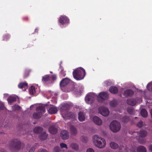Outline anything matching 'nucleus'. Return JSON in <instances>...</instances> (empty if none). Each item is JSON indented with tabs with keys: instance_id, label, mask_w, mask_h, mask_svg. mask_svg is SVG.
Segmentation results:
<instances>
[{
	"instance_id": "nucleus-1",
	"label": "nucleus",
	"mask_w": 152,
	"mask_h": 152,
	"mask_svg": "<svg viewBox=\"0 0 152 152\" xmlns=\"http://www.w3.org/2000/svg\"><path fill=\"white\" fill-rule=\"evenodd\" d=\"M93 140L94 144L96 146L99 148H103L105 146L106 142L105 139L98 135H94Z\"/></svg>"
},
{
	"instance_id": "nucleus-2",
	"label": "nucleus",
	"mask_w": 152,
	"mask_h": 152,
	"mask_svg": "<svg viewBox=\"0 0 152 152\" xmlns=\"http://www.w3.org/2000/svg\"><path fill=\"white\" fill-rule=\"evenodd\" d=\"M86 72L85 70L81 67L77 68L74 70L73 75L75 79L77 80L83 79L85 75Z\"/></svg>"
},
{
	"instance_id": "nucleus-3",
	"label": "nucleus",
	"mask_w": 152,
	"mask_h": 152,
	"mask_svg": "<svg viewBox=\"0 0 152 152\" xmlns=\"http://www.w3.org/2000/svg\"><path fill=\"white\" fill-rule=\"evenodd\" d=\"M121 125L120 123L116 121H112L110 125V128L113 132L116 133L118 132L121 129Z\"/></svg>"
},
{
	"instance_id": "nucleus-4",
	"label": "nucleus",
	"mask_w": 152,
	"mask_h": 152,
	"mask_svg": "<svg viewBox=\"0 0 152 152\" xmlns=\"http://www.w3.org/2000/svg\"><path fill=\"white\" fill-rule=\"evenodd\" d=\"M10 145L14 148L16 150H20L24 147V145L18 139L12 140L10 143Z\"/></svg>"
},
{
	"instance_id": "nucleus-5",
	"label": "nucleus",
	"mask_w": 152,
	"mask_h": 152,
	"mask_svg": "<svg viewBox=\"0 0 152 152\" xmlns=\"http://www.w3.org/2000/svg\"><path fill=\"white\" fill-rule=\"evenodd\" d=\"M37 113L33 114L34 118L37 119L40 118L42 116V114L45 112V111L44 106H41L38 107L36 109Z\"/></svg>"
},
{
	"instance_id": "nucleus-6",
	"label": "nucleus",
	"mask_w": 152,
	"mask_h": 152,
	"mask_svg": "<svg viewBox=\"0 0 152 152\" xmlns=\"http://www.w3.org/2000/svg\"><path fill=\"white\" fill-rule=\"evenodd\" d=\"M146 152L147 150L145 147L143 146H140L137 147H133L130 150L131 152Z\"/></svg>"
},
{
	"instance_id": "nucleus-7",
	"label": "nucleus",
	"mask_w": 152,
	"mask_h": 152,
	"mask_svg": "<svg viewBox=\"0 0 152 152\" xmlns=\"http://www.w3.org/2000/svg\"><path fill=\"white\" fill-rule=\"evenodd\" d=\"M99 110L101 114L104 116H107L109 114V111L108 109L104 107H99Z\"/></svg>"
},
{
	"instance_id": "nucleus-8",
	"label": "nucleus",
	"mask_w": 152,
	"mask_h": 152,
	"mask_svg": "<svg viewBox=\"0 0 152 152\" xmlns=\"http://www.w3.org/2000/svg\"><path fill=\"white\" fill-rule=\"evenodd\" d=\"M98 100L100 101L99 99V98L101 99H106L108 98V95L107 93L104 92H102L100 93L98 96H97Z\"/></svg>"
},
{
	"instance_id": "nucleus-9",
	"label": "nucleus",
	"mask_w": 152,
	"mask_h": 152,
	"mask_svg": "<svg viewBox=\"0 0 152 152\" xmlns=\"http://www.w3.org/2000/svg\"><path fill=\"white\" fill-rule=\"evenodd\" d=\"M47 108L48 113L50 114L56 113L58 111L57 108L53 106H50V107L48 106Z\"/></svg>"
},
{
	"instance_id": "nucleus-10",
	"label": "nucleus",
	"mask_w": 152,
	"mask_h": 152,
	"mask_svg": "<svg viewBox=\"0 0 152 152\" xmlns=\"http://www.w3.org/2000/svg\"><path fill=\"white\" fill-rule=\"evenodd\" d=\"M69 20L67 17L64 15L61 16L59 20V22L62 25L66 23H68Z\"/></svg>"
},
{
	"instance_id": "nucleus-11",
	"label": "nucleus",
	"mask_w": 152,
	"mask_h": 152,
	"mask_svg": "<svg viewBox=\"0 0 152 152\" xmlns=\"http://www.w3.org/2000/svg\"><path fill=\"white\" fill-rule=\"evenodd\" d=\"M61 136L63 140H66L69 137L68 132L65 130L61 132Z\"/></svg>"
},
{
	"instance_id": "nucleus-12",
	"label": "nucleus",
	"mask_w": 152,
	"mask_h": 152,
	"mask_svg": "<svg viewBox=\"0 0 152 152\" xmlns=\"http://www.w3.org/2000/svg\"><path fill=\"white\" fill-rule=\"evenodd\" d=\"M93 120L94 123L98 125H100L102 124L101 120L98 117H94Z\"/></svg>"
},
{
	"instance_id": "nucleus-13",
	"label": "nucleus",
	"mask_w": 152,
	"mask_h": 152,
	"mask_svg": "<svg viewBox=\"0 0 152 152\" xmlns=\"http://www.w3.org/2000/svg\"><path fill=\"white\" fill-rule=\"evenodd\" d=\"M70 131L71 134L73 136H75L77 134V129L73 126H70Z\"/></svg>"
},
{
	"instance_id": "nucleus-14",
	"label": "nucleus",
	"mask_w": 152,
	"mask_h": 152,
	"mask_svg": "<svg viewBox=\"0 0 152 152\" xmlns=\"http://www.w3.org/2000/svg\"><path fill=\"white\" fill-rule=\"evenodd\" d=\"M78 118L80 121H84L85 119V117L84 113L82 112H80L78 114Z\"/></svg>"
},
{
	"instance_id": "nucleus-15",
	"label": "nucleus",
	"mask_w": 152,
	"mask_h": 152,
	"mask_svg": "<svg viewBox=\"0 0 152 152\" xmlns=\"http://www.w3.org/2000/svg\"><path fill=\"white\" fill-rule=\"evenodd\" d=\"M69 82V79L65 78L63 79L60 83V85L61 86H64L68 84Z\"/></svg>"
},
{
	"instance_id": "nucleus-16",
	"label": "nucleus",
	"mask_w": 152,
	"mask_h": 152,
	"mask_svg": "<svg viewBox=\"0 0 152 152\" xmlns=\"http://www.w3.org/2000/svg\"><path fill=\"white\" fill-rule=\"evenodd\" d=\"M138 134L140 137H144L146 136L147 132L145 130H141Z\"/></svg>"
},
{
	"instance_id": "nucleus-17",
	"label": "nucleus",
	"mask_w": 152,
	"mask_h": 152,
	"mask_svg": "<svg viewBox=\"0 0 152 152\" xmlns=\"http://www.w3.org/2000/svg\"><path fill=\"white\" fill-rule=\"evenodd\" d=\"M49 131L50 133L54 134L57 132L58 130L56 128L53 126H52L49 128Z\"/></svg>"
},
{
	"instance_id": "nucleus-18",
	"label": "nucleus",
	"mask_w": 152,
	"mask_h": 152,
	"mask_svg": "<svg viewBox=\"0 0 152 152\" xmlns=\"http://www.w3.org/2000/svg\"><path fill=\"white\" fill-rule=\"evenodd\" d=\"M134 94L133 91L131 90H126L124 93V95L126 97L131 96Z\"/></svg>"
},
{
	"instance_id": "nucleus-19",
	"label": "nucleus",
	"mask_w": 152,
	"mask_h": 152,
	"mask_svg": "<svg viewBox=\"0 0 152 152\" xmlns=\"http://www.w3.org/2000/svg\"><path fill=\"white\" fill-rule=\"evenodd\" d=\"M110 91L112 93L116 94L118 92V88L112 86L109 89Z\"/></svg>"
},
{
	"instance_id": "nucleus-20",
	"label": "nucleus",
	"mask_w": 152,
	"mask_h": 152,
	"mask_svg": "<svg viewBox=\"0 0 152 152\" xmlns=\"http://www.w3.org/2000/svg\"><path fill=\"white\" fill-rule=\"evenodd\" d=\"M94 96L93 94H90L88 95H87L85 97V100L88 103H89V102L90 100H91L92 99H91V97L93 96Z\"/></svg>"
},
{
	"instance_id": "nucleus-21",
	"label": "nucleus",
	"mask_w": 152,
	"mask_h": 152,
	"mask_svg": "<svg viewBox=\"0 0 152 152\" xmlns=\"http://www.w3.org/2000/svg\"><path fill=\"white\" fill-rule=\"evenodd\" d=\"M16 100V98L14 96H10L8 99V102L10 104H11L12 102H15Z\"/></svg>"
},
{
	"instance_id": "nucleus-22",
	"label": "nucleus",
	"mask_w": 152,
	"mask_h": 152,
	"mask_svg": "<svg viewBox=\"0 0 152 152\" xmlns=\"http://www.w3.org/2000/svg\"><path fill=\"white\" fill-rule=\"evenodd\" d=\"M127 104L129 105L134 106L136 104V101L134 99H128L127 101Z\"/></svg>"
},
{
	"instance_id": "nucleus-23",
	"label": "nucleus",
	"mask_w": 152,
	"mask_h": 152,
	"mask_svg": "<svg viewBox=\"0 0 152 152\" xmlns=\"http://www.w3.org/2000/svg\"><path fill=\"white\" fill-rule=\"evenodd\" d=\"M28 84L26 83H19L18 85V87L20 88H24L25 89L27 88Z\"/></svg>"
},
{
	"instance_id": "nucleus-24",
	"label": "nucleus",
	"mask_w": 152,
	"mask_h": 152,
	"mask_svg": "<svg viewBox=\"0 0 152 152\" xmlns=\"http://www.w3.org/2000/svg\"><path fill=\"white\" fill-rule=\"evenodd\" d=\"M48 137V135L45 132H43L40 136L39 138L42 140H45Z\"/></svg>"
},
{
	"instance_id": "nucleus-25",
	"label": "nucleus",
	"mask_w": 152,
	"mask_h": 152,
	"mask_svg": "<svg viewBox=\"0 0 152 152\" xmlns=\"http://www.w3.org/2000/svg\"><path fill=\"white\" fill-rule=\"evenodd\" d=\"M142 116L143 117H145L148 116V113L145 109H142L140 112Z\"/></svg>"
},
{
	"instance_id": "nucleus-26",
	"label": "nucleus",
	"mask_w": 152,
	"mask_h": 152,
	"mask_svg": "<svg viewBox=\"0 0 152 152\" xmlns=\"http://www.w3.org/2000/svg\"><path fill=\"white\" fill-rule=\"evenodd\" d=\"M110 146L112 149H115L118 148V145L117 143L113 142L110 143Z\"/></svg>"
},
{
	"instance_id": "nucleus-27",
	"label": "nucleus",
	"mask_w": 152,
	"mask_h": 152,
	"mask_svg": "<svg viewBox=\"0 0 152 152\" xmlns=\"http://www.w3.org/2000/svg\"><path fill=\"white\" fill-rule=\"evenodd\" d=\"M42 128L39 127H35L34 130V132L36 133H39L41 132L42 131Z\"/></svg>"
},
{
	"instance_id": "nucleus-28",
	"label": "nucleus",
	"mask_w": 152,
	"mask_h": 152,
	"mask_svg": "<svg viewBox=\"0 0 152 152\" xmlns=\"http://www.w3.org/2000/svg\"><path fill=\"white\" fill-rule=\"evenodd\" d=\"M70 147L73 149L77 150L78 149V145L74 143H72L70 144Z\"/></svg>"
},
{
	"instance_id": "nucleus-29",
	"label": "nucleus",
	"mask_w": 152,
	"mask_h": 152,
	"mask_svg": "<svg viewBox=\"0 0 152 152\" xmlns=\"http://www.w3.org/2000/svg\"><path fill=\"white\" fill-rule=\"evenodd\" d=\"M35 92V88L33 86H31L29 88V92L30 94H34Z\"/></svg>"
},
{
	"instance_id": "nucleus-30",
	"label": "nucleus",
	"mask_w": 152,
	"mask_h": 152,
	"mask_svg": "<svg viewBox=\"0 0 152 152\" xmlns=\"http://www.w3.org/2000/svg\"><path fill=\"white\" fill-rule=\"evenodd\" d=\"M49 80L50 77L48 75H45L42 77V80L44 82H46Z\"/></svg>"
},
{
	"instance_id": "nucleus-31",
	"label": "nucleus",
	"mask_w": 152,
	"mask_h": 152,
	"mask_svg": "<svg viewBox=\"0 0 152 152\" xmlns=\"http://www.w3.org/2000/svg\"><path fill=\"white\" fill-rule=\"evenodd\" d=\"M110 105L112 107H115L117 104V102L116 100H114L110 102Z\"/></svg>"
},
{
	"instance_id": "nucleus-32",
	"label": "nucleus",
	"mask_w": 152,
	"mask_h": 152,
	"mask_svg": "<svg viewBox=\"0 0 152 152\" xmlns=\"http://www.w3.org/2000/svg\"><path fill=\"white\" fill-rule=\"evenodd\" d=\"M29 71L28 70H26L24 71L23 74V77L26 78L29 75Z\"/></svg>"
},
{
	"instance_id": "nucleus-33",
	"label": "nucleus",
	"mask_w": 152,
	"mask_h": 152,
	"mask_svg": "<svg viewBox=\"0 0 152 152\" xmlns=\"http://www.w3.org/2000/svg\"><path fill=\"white\" fill-rule=\"evenodd\" d=\"M13 110H19L21 108V107L18 105H15L12 107Z\"/></svg>"
},
{
	"instance_id": "nucleus-34",
	"label": "nucleus",
	"mask_w": 152,
	"mask_h": 152,
	"mask_svg": "<svg viewBox=\"0 0 152 152\" xmlns=\"http://www.w3.org/2000/svg\"><path fill=\"white\" fill-rule=\"evenodd\" d=\"M144 125V123L142 121H140L137 124V126L138 127L141 128Z\"/></svg>"
},
{
	"instance_id": "nucleus-35",
	"label": "nucleus",
	"mask_w": 152,
	"mask_h": 152,
	"mask_svg": "<svg viewBox=\"0 0 152 152\" xmlns=\"http://www.w3.org/2000/svg\"><path fill=\"white\" fill-rule=\"evenodd\" d=\"M129 120V118L128 117L126 116L124 117L122 119V121L124 122H126L128 121Z\"/></svg>"
},
{
	"instance_id": "nucleus-36",
	"label": "nucleus",
	"mask_w": 152,
	"mask_h": 152,
	"mask_svg": "<svg viewBox=\"0 0 152 152\" xmlns=\"http://www.w3.org/2000/svg\"><path fill=\"white\" fill-rule=\"evenodd\" d=\"M60 146L61 148H65L67 149V145L64 143H61L60 144Z\"/></svg>"
},
{
	"instance_id": "nucleus-37",
	"label": "nucleus",
	"mask_w": 152,
	"mask_h": 152,
	"mask_svg": "<svg viewBox=\"0 0 152 152\" xmlns=\"http://www.w3.org/2000/svg\"><path fill=\"white\" fill-rule=\"evenodd\" d=\"M3 37V40L5 41H7L10 38V36L8 34L4 35Z\"/></svg>"
},
{
	"instance_id": "nucleus-38",
	"label": "nucleus",
	"mask_w": 152,
	"mask_h": 152,
	"mask_svg": "<svg viewBox=\"0 0 152 152\" xmlns=\"http://www.w3.org/2000/svg\"><path fill=\"white\" fill-rule=\"evenodd\" d=\"M127 112L130 114H132L134 113V110L132 108H129L127 109Z\"/></svg>"
},
{
	"instance_id": "nucleus-39",
	"label": "nucleus",
	"mask_w": 152,
	"mask_h": 152,
	"mask_svg": "<svg viewBox=\"0 0 152 152\" xmlns=\"http://www.w3.org/2000/svg\"><path fill=\"white\" fill-rule=\"evenodd\" d=\"M54 152H60L61 151L59 147H56L54 148Z\"/></svg>"
},
{
	"instance_id": "nucleus-40",
	"label": "nucleus",
	"mask_w": 152,
	"mask_h": 152,
	"mask_svg": "<svg viewBox=\"0 0 152 152\" xmlns=\"http://www.w3.org/2000/svg\"><path fill=\"white\" fill-rule=\"evenodd\" d=\"M61 75L63 77H64L66 75V74L65 73V72H64L63 69H62L61 70Z\"/></svg>"
},
{
	"instance_id": "nucleus-41",
	"label": "nucleus",
	"mask_w": 152,
	"mask_h": 152,
	"mask_svg": "<svg viewBox=\"0 0 152 152\" xmlns=\"http://www.w3.org/2000/svg\"><path fill=\"white\" fill-rule=\"evenodd\" d=\"M86 152H94V151L92 149L89 148L87 149Z\"/></svg>"
},
{
	"instance_id": "nucleus-42",
	"label": "nucleus",
	"mask_w": 152,
	"mask_h": 152,
	"mask_svg": "<svg viewBox=\"0 0 152 152\" xmlns=\"http://www.w3.org/2000/svg\"><path fill=\"white\" fill-rule=\"evenodd\" d=\"M35 148L34 147H32L30 149V150L29 151V152H34L35 150Z\"/></svg>"
},
{
	"instance_id": "nucleus-43",
	"label": "nucleus",
	"mask_w": 152,
	"mask_h": 152,
	"mask_svg": "<svg viewBox=\"0 0 152 152\" xmlns=\"http://www.w3.org/2000/svg\"><path fill=\"white\" fill-rule=\"evenodd\" d=\"M52 80H55L56 78V76L55 75H53L52 76Z\"/></svg>"
},
{
	"instance_id": "nucleus-44",
	"label": "nucleus",
	"mask_w": 152,
	"mask_h": 152,
	"mask_svg": "<svg viewBox=\"0 0 152 152\" xmlns=\"http://www.w3.org/2000/svg\"><path fill=\"white\" fill-rule=\"evenodd\" d=\"M149 149L150 151L152 152V145H151L149 147Z\"/></svg>"
},
{
	"instance_id": "nucleus-45",
	"label": "nucleus",
	"mask_w": 152,
	"mask_h": 152,
	"mask_svg": "<svg viewBox=\"0 0 152 152\" xmlns=\"http://www.w3.org/2000/svg\"><path fill=\"white\" fill-rule=\"evenodd\" d=\"M39 152H48L45 150H40Z\"/></svg>"
},
{
	"instance_id": "nucleus-46",
	"label": "nucleus",
	"mask_w": 152,
	"mask_h": 152,
	"mask_svg": "<svg viewBox=\"0 0 152 152\" xmlns=\"http://www.w3.org/2000/svg\"><path fill=\"white\" fill-rule=\"evenodd\" d=\"M0 152H7L4 149H1L0 150Z\"/></svg>"
},
{
	"instance_id": "nucleus-47",
	"label": "nucleus",
	"mask_w": 152,
	"mask_h": 152,
	"mask_svg": "<svg viewBox=\"0 0 152 152\" xmlns=\"http://www.w3.org/2000/svg\"><path fill=\"white\" fill-rule=\"evenodd\" d=\"M138 141L140 143H143V142L142 141H141L140 140H138Z\"/></svg>"
},
{
	"instance_id": "nucleus-48",
	"label": "nucleus",
	"mask_w": 152,
	"mask_h": 152,
	"mask_svg": "<svg viewBox=\"0 0 152 152\" xmlns=\"http://www.w3.org/2000/svg\"><path fill=\"white\" fill-rule=\"evenodd\" d=\"M137 118V117H135V118Z\"/></svg>"
}]
</instances>
